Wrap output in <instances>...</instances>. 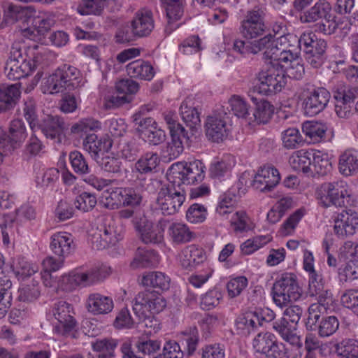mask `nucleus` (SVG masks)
Returning a JSON list of instances; mask_svg holds the SVG:
<instances>
[{
    "label": "nucleus",
    "mask_w": 358,
    "mask_h": 358,
    "mask_svg": "<svg viewBox=\"0 0 358 358\" xmlns=\"http://www.w3.org/2000/svg\"><path fill=\"white\" fill-rule=\"evenodd\" d=\"M222 299V294L219 289L215 288L202 295L201 306L203 309H212L219 305Z\"/></svg>",
    "instance_id": "nucleus-63"
},
{
    "label": "nucleus",
    "mask_w": 358,
    "mask_h": 358,
    "mask_svg": "<svg viewBox=\"0 0 358 358\" xmlns=\"http://www.w3.org/2000/svg\"><path fill=\"white\" fill-rule=\"evenodd\" d=\"M115 88L119 94H122L112 97V103L118 106L129 102L131 97L128 95L136 93L139 86L136 81L127 78L119 80L115 85Z\"/></svg>",
    "instance_id": "nucleus-30"
},
{
    "label": "nucleus",
    "mask_w": 358,
    "mask_h": 358,
    "mask_svg": "<svg viewBox=\"0 0 358 358\" xmlns=\"http://www.w3.org/2000/svg\"><path fill=\"white\" fill-rule=\"evenodd\" d=\"M21 92L17 84L0 85V113L13 109L20 97Z\"/></svg>",
    "instance_id": "nucleus-29"
},
{
    "label": "nucleus",
    "mask_w": 358,
    "mask_h": 358,
    "mask_svg": "<svg viewBox=\"0 0 358 358\" xmlns=\"http://www.w3.org/2000/svg\"><path fill=\"white\" fill-rule=\"evenodd\" d=\"M287 350L285 344L278 342L275 336L264 355L267 358H284L287 356Z\"/></svg>",
    "instance_id": "nucleus-64"
},
{
    "label": "nucleus",
    "mask_w": 358,
    "mask_h": 358,
    "mask_svg": "<svg viewBox=\"0 0 358 358\" xmlns=\"http://www.w3.org/2000/svg\"><path fill=\"white\" fill-rule=\"evenodd\" d=\"M143 200V196L137 189L134 187H124L122 191V206L130 208L138 207Z\"/></svg>",
    "instance_id": "nucleus-55"
},
{
    "label": "nucleus",
    "mask_w": 358,
    "mask_h": 358,
    "mask_svg": "<svg viewBox=\"0 0 358 358\" xmlns=\"http://www.w3.org/2000/svg\"><path fill=\"white\" fill-rule=\"evenodd\" d=\"M36 127L40 128L47 138L57 140L60 143L65 129V122L64 119L58 115H48Z\"/></svg>",
    "instance_id": "nucleus-22"
},
{
    "label": "nucleus",
    "mask_w": 358,
    "mask_h": 358,
    "mask_svg": "<svg viewBox=\"0 0 358 358\" xmlns=\"http://www.w3.org/2000/svg\"><path fill=\"white\" fill-rule=\"evenodd\" d=\"M104 6L99 0H83L78 8L81 15H99L102 13Z\"/></svg>",
    "instance_id": "nucleus-62"
},
{
    "label": "nucleus",
    "mask_w": 358,
    "mask_h": 358,
    "mask_svg": "<svg viewBox=\"0 0 358 358\" xmlns=\"http://www.w3.org/2000/svg\"><path fill=\"white\" fill-rule=\"evenodd\" d=\"M299 54V51L291 49L287 50L282 47V45H279L277 51H275L270 60L278 62L282 67L284 65L282 63H291L295 58L298 57Z\"/></svg>",
    "instance_id": "nucleus-61"
},
{
    "label": "nucleus",
    "mask_w": 358,
    "mask_h": 358,
    "mask_svg": "<svg viewBox=\"0 0 358 358\" xmlns=\"http://www.w3.org/2000/svg\"><path fill=\"white\" fill-rule=\"evenodd\" d=\"M291 41L297 43L296 49L303 51L306 61L315 69L324 64L327 56V43L324 39L319 38L313 31H306L299 37L289 34Z\"/></svg>",
    "instance_id": "nucleus-5"
},
{
    "label": "nucleus",
    "mask_w": 358,
    "mask_h": 358,
    "mask_svg": "<svg viewBox=\"0 0 358 358\" xmlns=\"http://www.w3.org/2000/svg\"><path fill=\"white\" fill-rule=\"evenodd\" d=\"M339 322L335 316L324 317L318 324V334L321 337H328L334 334L338 329Z\"/></svg>",
    "instance_id": "nucleus-51"
},
{
    "label": "nucleus",
    "mask_w": 358,
    "mask_h": 358,
    "mask_svg": "<svg viewBox=\"0 0 358 358\" xmlns=\"http://www.w3.org/2000/svg\"><path fill=\"white\" fill-rule=\"evenodd\" d=\"M303 314V309L298 305L289 306L284 311V315L287 317H280L272 324L273 329L279 334L282 338L292 345L299 342L296 335V326Z\"/></svg>",
    "instance_id": "nucleus-10"
},
{
    "label": "nucleus",
    "mask_w": 358,
    "mask_h": 358,
    "mask_svg": "<svg viewBox=\"0 0 358 358\" xmlns=\"http://www.w3.org/2000/svg\"><path fill=\"white\" fill-rule=\"evenodd\" d=\"M10 136H7L8 142L12 143L10 147L14 149L15 146L13 145L22 143L27 137L26 128L22 120L16 119L10 122L9 128Z\"/></svg>",
    "instance_id": "nucleus-47"
},
{
    "label": "nucleus",
    "mask_w": 358,
    "mask_h": 358,
    "mask_svg": "<svg viewBox=\"0 0 358 358\" xmlns=\"http://www.w3.org/2000/svg\"><path fill=\"white\" fill-rule=\"evenodd\" d=\"M257 78L258 83L254 86V92L267 96L280 92L287 80L284 71L275 68L261 71Z\"/></svg>",
    "instance_id": "nucleus-11"
},
{
    "label": "nucleus",
    "mask_w": 358,
    "mask_h": 358,
    "mask_svg": "<svg viewBox=\"0 0 358 358\" xmlns=\"http://www.w3.org/2000/svg\"><path fill=\"white\" fill-rule=\"evenodd\" d=\"M331 99L330 92L324 87H318L309 91L303 101L304 114L315 116L322 112Z\"/></svg>",
    "instance_id": "nucleus-14"
},
{
    "label": "nucleus",
    "mask_w": 358,
    "mask_h": 358,
    "mask_svg": "<svg viewBox=\"0 0 358 358\" xmlns=\"http://www.w3.org/2000/svg\"><path fill=\"white\" fill-rule=\"evenodd\" d=\"M280 173L273 166L261 167L252 180V187L262 192H271L279 183Z\"/></svg>",
    "instance_id": "nucleus-17"
},
{
    "label": "nucleus",
    "mask_w": 358,
    "mask_h": 358,
    "mask_svg": "<svg viewBox=\"0 0 358 358\" xmlns=\"http://www.w3.org/2000/svg\"><path fill=\"white\" fill-rule=\"evenodd\" d=\"M150 110V108L148 106H143L132 116L134 127L141 138H142L145 133L148 131L150 128H152L156 123L155 120L152 117H143L145 112Z\"/></svg>",
    "instance_id": "nucleus-38"
},
{
    "label": "nucleus",
    "mask_w": 358,
    "mask_h": 358,
    "mask_svg": "<svg viewBox=\"0 0 358 358\" xmlns=\"http://www.w3.org/2000/svg\"><path fill=\"white\" fill-rule=\"evenodd\" d=\"M159 262V255L153 250L138 248L130 265L133 268H146L155 266Z\"/></svg>",
    "instance_id": "nucleus-33"
},
{
    "label": "nucleus",
    "mask_w": 358,
    "mask_h": 358,
    "mask_svg": "<svg viewBox=\"0 0 358 358\" xmlns=\"http://www.w3.org/2000/svg\"><path fill=\"white\" fill-rule=\"evenodd\" d=\"M103 237L106 239V242H110L112 245H115L120 238L122 230H117L115 226V221L113 219H106L99 228V232Z\"/></svg>",
    "instance_id": "nucleus-45"
},
{
    "label": "nucleus",
    "mask_w": 358,
    "mask_h": 358,
    "mask_svg": "<svg viewBox=\"0 0 358 358\" xmlns=\"http://www.w3.org/2000/svg\"><path fill=\"white\" fill-rule=\"evenodd\" d=\"M205 259L204 254L201 249L195 245H189L183 251L180 258L181 266L187 270H192Z\"/></svg>",
    "instance_id": "nucleus-35"
},
{
    "label": "nucleus",
    "mask_w": 358,
    "mask_h": 358,
    "mask_svg": "<svg viewBox=\"0 0 358 358\" xmlns=\"http://www.w3.org/2000/svg\"><path fill=\"white\" fill-rule=\"evenodd\" d=\"M358 227V214L352 210H343L334 217V233L344 238L355 234Z\"/></svg>",
    "instance_id": "nucleus-16"
},
{
    "label": "nucleus",
    "mask_w": 358,
    "mask_h": 358,
    "mask_svg": "<svg viewBox=\"0 0 358 358\" xmlns=\"http://www.w3.org/2000/svg\"><path fill=\"white\" fill-rule=\"evenodd\" d=\"M110 268L103 266L86 272L72 271L64 275L58 281V286L66 292H71L78 286H89L103 280L110 274Z\"/></svg>",
    "instance_id": "nucleus-6"
},
{
    "label": "nucleus",
    "mask_w": 358,
    "mask_h": 358,
    "mask_svg": "<svg viewBox=\"0 0 358 358\" xmlns=\"http://www.w3.org/2000/svg\"><path fill=\"white\" fill-rule=\"evenodd\" d=\"M131 29L134 36L138 37L148 36L154 29L152 12L142 10L136 13L131 22Z\"/></svg>",
    "instance_id": "nucleus-23"
},
{
    "label": "nucleus",
    "mask_w": 358,
    "mask_h": 358,
    "mask_svg": "<svg viewBox=\"0 0 358 358\" xmlns=\"http://www.w3.org/2000/svg\"><path fill=\"white\" fill-rule=\"evenodd\" d=\"M350 28V25L345 17H337L331 13L315 25V31L328 36L336 34L338 31L345 36L349 33Z\"/></svg>",
    "instance_id": "nucleus-18"
},
{
    "label": "nucleus",
    "mask_w": 358,
    "mask_h": 358,
    "mask_svg": "<svg viewBox=\"0 0 358 358\" xmlns=\"http://www.w3.org/2000/svg\"><path fill=\"white\" fill-rule=\"evenodd\" d=\"M161 1L165 8L167 17L165 32L170 34L173 30L179 27V24L176 22L183 15L185 0H161Z\"/></svg>",
    "instance_id": "nucleus-21"
},
{
    "label": "nucleus",
    "mask_w": 358,
    "mask_h": 358,
    "mask_svg": "<svg viewBox=\"0 0 358 358\" xmlns=\"http://www.w3.org/2000/svg\"><path fill=\"white\" fill-rule=\"evenodd\" d=\"M113 145L112 140L108 137L99 138L94 134H87L83 139V149L89 153L91 157L97 162L100 155L108 152Z\"/></svg>",
    "instance_id": "nucleus-19"
},
{
    "label": "nucleus",
    "mask_w": 358,
    "mask_h": 358,
    "mask_svg": "<svg viewBox=\"0 0 358 358\" xmlns=\"http://www.w3.org/2000/svg\"><path fill=\"white\" fill-rule=\"evenodd\" d=\"M334 189V182H324L317 187L315 195L320 203L324 207L331 206Z\"/></svg>",
    "instance_id": "nucleus-59"
},
{
    "label": "nucleus",
    "mask_w": 358,
    "mask_h": 358,
    "mask_svg": "<svg viewBox=\"0 0 358 358\" xmlns=\"http://www.w3.org/2000/svg\"><path fill=\"white\" fill-rule=\"evenodd\" d=\"M75 244L71 234L61 231L51 236L50 248L52 252L65 258L75 250Z\"/></svg>",
    "instance_id": "nucleus-20"
},
{
    "label": "nucleus",
    "mask_w": 358,
    "mask_h": 358,
    "mask_svg": "<svg viewBox=\"0 0 358 358\" xmlns=\"http://www.w3.org/2000/svg\"><path fill=\"white\" fill-rule=\"evenodd\" d=\"M73 170L79 175H85L90 173V167L83 155L77 150L71 152L69 155Z\"/></svg>",
    "instance_id": "nucleus-54"
},
{
    "label": "nucleus",
    "mask_w": 358,
    "mask_h": 358,
    "mask_svg": "<svg viewBox=\"0 0 358 358\" xmlns=\"http://www.w3.org/2000/svg\"><path fill=\"white\" fill-rule=\"evenodd\" d=\"M40 289L38 283L24 285L18 289L17 300L23 302H31L38 299Z\"/></svg>",
    "instance_id": "nucleus-56"
},
{
    "label": "nucleus",
    "mask_w": 358,
    "mask_h": 358,
    "mask_svg": "<svg viewBox=\"0 0 358 358\" xmlns=\"http://www.w3.org/2000/svg\"><path fill=\"white\" fill-rule=\"evenodd\" d=\"M164 298L157 292L144 291L139 292L134 299L132 317L127 308H122L115 320L117 328H129L134 323H138L148 317V313H158L166 307Z\"/></svg>",
    "instance_id": "nucleus-2"
},
{
    "label": "nucleus",
    "mask_w": 358,
    "mask_h": 358,
    "mask_svg": "<svg viewBox=\"0 0 358 358\" xmlns=\"http://www.w3.org/2000/svg\"><path fill=\"white\" fill-rule=\"evenodd\" d=\"M29 22H31V27L27 28L24 30L26 34L44 36L48 33L51 27L55 24V20L49 17L35 16L29 18Z\"/></svg>",
    "instance_id": "nucleus-40"
},
{
    "label": "nucleus",
    "mask_w": 358,
    "mask_h": 358,
    "mask_svg": "<svg viewBox=\"0 0 358 358\" xmlns=\"http://www.w3.org/2000/svg\"><path fill=\"white\" fill-rule=\"evenodd\" d=\"M142 284L145 287L167 290L169 288L170 278L162 272H148L143 276Z\"/></svg>",
    "instance_id": "nucleus-42"
},
{
    "label": "nucleus",
    "mask_w": 358,
    "mask_h": 358,
    "mask_svg": "<svg viewBox=\"0 0 358 358\" xmlns=\"http://www.w3.org/2000/svg\"><path fill=\"white\" fill-rule=\"evenodd\" d=\"M331 12V3L327 0H318L313 6L301 13L299 20L302 23H313L323 20Z\"/></svg>",
    "instance_id": "nucleus-26"
},
{
    "label": "nucleus",
    "mask_w": 358,
    "mask_h": 358,
    "mask_svg": "<svg viewBox=\"0 0 358 358\" xmlns=\"http://www.w3.org/2000/svg\"><path fill=\"white\" fill-rule=\"evenodd\" d=\"M181 335L182 343L186 345L188 355L193 354L196 351L199 342L198 329L195 326L190 327L182 331Z\"/></svg>",
    "instance_id": "nucleus-50"
},
{
    "label": "nucleus",
    "mask_w": 358,
    "mask_h": 358,
    "mask_svg": "<svg viewBox=\"0 0 358 358\" xmlns=\"http://www.w3.org/2000/svg\"><path fill=\"white\" fill-rule=\"evenodd\" d=\"M332 192L331 206L348 208L354 205L355 199L346 182L343 180L334 181Z\"/></svg>",
    "instance_id": "nucleus-27"
},
{
    "label": "nucleus",
    "mask_w": 358,
    "mask_h": 358,
    "mask_svg": "<svg viewBox=\"0 0 358 358\" xmlns=\"http://www.w3.org/2000/svg\"><path fill=\"white\" fill-rule=\"evenodd\" d=\"M251 100L255 103V108L252 114L248 118L250 124H265L271 119L274 107L270 102L266 100L258 101L257 97L251 96Z\"/></svg>",
    "instance_id": "nucleus-24"
},
{
    "label": "nucleus",
    "mask_w": 358,
    "mask_h": 358,
    "mask_svg": "<svg viewBox=\"0 0 358 358\" xmlns=\"http://www.w3.org/2000/svg\"><path fill=\"white\" fill-rule=\"evenodd\" d=\"M338 170L344 176H352L358 173V150L348 148L338 158Z\"/></svg>",
    "instance_id": "nucleus-28"
},
{
    "label": "nucleus",
    "mask_w": 358,
    "mask_h": 358,
    "mask_svg": "<svg viewBox=\"0 0 358 358\" xmlns=\"http://www.w3.org/2000/svg\"><path fill=\"white\" fill-rule=\"evenodd\" d=\"M328 127L326 124L319 122L307 121L302 125V131L313 143L320 141L325 136Z\"/></svg>",
    "instance_id": "nucleus-43"
},
{
    "label": "nucleus",
    "mask_w": 358,
    "mask_h": 358,
    "mask_svg": "<svg viewBox=\"0 0 358 358\" xmlns=\"http://www.w3.org/2000/svg\"><path fill=\"white\" fill-rule=\"evenodd\" d=\"M229 104L234 115L248 122L250 116L249 106L246 101L240 96L233 95L229 100Z\"/></svg>",
    "instance_id": "nucleus-52"
},
{
    "label": "nucleus",
    "mask_w": 358,
    "mask_h": 358,
    "mask_svg": "<svg viewBox=\"0 0 358 358\" xmlns=\"http://www.w3.org/2000/svg\"><path fill=\"white\" fill-rule=\"evenodd\" d=\"M337 355L342 358H358V341L344 339L335 345Z\"/></svg>",
    "instance_id": "nucleus-46"
},
{
    "label": "nucleus",
    "mask_w": 358,
    "mask_h": 358,
    "mask_svg": "<svg viewBox=\"0 0 358 358\" xmlns=\"http://www.w3.org/2000/svg\"><path fill=\"white\" fill-rule=\"evenodd\" d=\"M313 150H300L294 152L289 157V162L296 171L310 173L312 169L311 160Z\"/></svg>",
    "instance_id": "nucleus-34"
},
{
    "label": "nucleus",
    "mask_w": 358,
    "mask_h": 358,
    "mask_svg": "<svg viewBox=\"0 0 358 358\" xmlns=\"http://www.w3.org/2000/svg\"><path fill=\"white\" fill-rule=\"evenodd\" d=\"M164 120L170 131L171 141L162 150V157L170 162L178 158L183 152L182 140L188 139L185 127L176 120L175 115L171 113L164 115Z\"/></svg>",
    "instance_id": "nucleus-9"
},
{
    "label": "nucleus",
    "mask_w": 358,
    "mask_h": 358,
    "mask_svg": "<svg viewBox=\"0 0 358 358\" xmlns=\"http://www.w3.org/2000/svg\"><path fill=\"white\" fill-rule=\"evenodd\" d=\"M236 325L243 334H250L260 327L258 314L255 310L248 311L236 320Z\"/></svg>",
    "instance_id": "nucleus-39"
},
{
    "label": "nucleus",
    "mask_w": 358,
    "mask_h": 358,
    "mask_svg": "<svg viewBox=\"0 0 358 358\" xmlns=\"http://www.w3.org/2000/svg\"><path fill=\"white\" fill-rule=\"evenodd\" d=\"M266 8L262 4H257L248 9L238 27L239 34L243 38L250 39L253 42L254 55L263 52V58L269 59L273 56L279 45L290 42L289 34H282L275 38L271 34H264L266 27L265 24Z\"/></svg>",
    "instance_id": "nucleus-1"
},
{
    "label": "nucleus",
    "mask_w": 358,
    "mask_h": 358,
    "mask_svg": "<svg viewBox=\"0 0 358 358\" xmlns=\"http://www.w3.org/2000/svg\"><path fill=\"white\" fill-rule=\"evenodd\" d=\"M311 167L310 173H316L323 176L330 171L331 162L327 155L322 154L319 150H313Z\"/></svg>",
    "instance_id": "nucleus-49"
},
{
    "label": "nucleus",
    "mask_w": 358,
    "mask_h": 358,
    "mask_svg": "<svg viewBox=\"0 0 358 358\" xmlns=\"http://www.w3.org/2000/svg\"><path fill=\"white\" fill-rule=\"evenodd\" d=\"M160 163V159L156 152H148L141 157L135 164V169L138 173L148 174L155 172Z\"/></svg>",
    "instance_id": "nucleus-41"
},
{
    "label": "nucleus",
    "mask_w": 358,
    "mask_h": 358,
    "mask_svg": "<svg viewBox=\"0 0 358 358\" xmlns=\"http://www.w3.org/2000/svg\"><path fill=\"white\" fill-rule=\"evenodd\" d=\"M169 221L164 219L159 220L157 224H153L145 218L138 220H133V225L136 231L140 233L141 240L143 243H160L164 240V232L169 224Z\"/></svg>",
    "instance_id": "nucleus-13"
},
{
    "label": "nucleus",
    "mask_w": 358,
    "mask_h": 358,
    "mask_svg": "<svg viewBox=\"0 0 358 358\" xmlns=\"http://www.w3.org/2000/svg\"><path fill=\"white\" fill-rule=\"evenodd\" d=\"M127 73L131 78L150 80L155 71L152 65L142 59H138L129 63L126 67Z\"/></svg>",
    "instance_id": "nucleus-31"
},
{
    "label": "nucleus",
    "mask_w": 358,
    "mask_h": 358,
    "mask_svg": "<svg viewBox=\"0 0 358 358\" xmlns=\"http://www.w3.org/2000/svg\"><path fill=\"white\" fill-rule=\"evenodd\" d=\"M180 114L182 121L190 129L196 127L201 122L200 113L193 106L192 100L190 99H187L182 102Z\"/></svg>",
    "instance_id": "nucleus-36"
},
{
    "label": "nucleus",
    "mask_w": 358,
    "mask_h": 358,
    "mask_svg": "<svg viewBox=\"0 0 358 358\" xmlns=\"http://www.w3.org/2000/svg\"><path fill=\"white\" fill-rule=\"evenodd\" d=\"M102 170L106 172L117 173L122 171V160L115 156H106L100 158L97 162Z\"/></svg>",
    "instance_id": "nucleus-60"
},
{
    "label": "nucleus",
    "mask_w": 358,
    "mask_h": 358,
    "mask_svg": "<svg viewBox=\"0 0 358 358\" xmlns=\"http://www.w3.org/2000/svg\"><path fill=\"white\" fill-rule=\"evenodd\" d=\"M53 315L59 322L55 327L59 334L66 336L75 329L76 321L73 317L74 312L69 303L64 301L56 303L53 308Z\"/></svg>",
    "instance_id": "nucleus-15"
},
{
    "label": "nucleus",
    "mask_w": 358,
    "mask_h": 358,
    "mask_svg": "<svg viewBox=\"0 0 358 358\" xmlns=\"http://www.w3.org/2000/svg\"><path fill=\"white\" fill-rule=\"evenodd\" d=\"M166 178L169 181L164 187H186L185 162H179L173 164L167 170Z\"/></svg>",
    "instance_id": "nucleus-32"
},
{
    "label": "nucleus",
    "mask_w": 358,
    "mask_h": 358,
    "mask_svg": "<svg viewBox=\"0 0 358 358\" xmlns=\"http://www.w3.org/2000/svg\"><path fill=\"white\" fill-rule=\"evenodd\" d=\"M224 106L207 116L204 124L205 134L208 140L220 143L225 140L230 132V115Z\"/></svg>",
    "instance_id": "nucleus-8"
},
{
    "label": "nucleus",
    "mask_w": 358,
    "mask_h": 358,
    "mask_svg": "<svg viewBox=\"0 0 358 358\" xmlns=\"http://www.w3.org/2000/svg\"><path fill=\"white\" fill-rule=\"evenodd\" d=\"M113 306V301L110 297L99 293L89 294L86 301L88 312L94 315L108 314L112 311Z\"/></svg>",
    "instance_id": "nucleus-25"
},
{
    "label": "nucleus",
    "mask_w": 358,
    "mask_h": 358,
    "mask_svg": "<svg viewBox=\"0 0 358 358\" xmlns=\"http://www.w3.org/2000/svg\"><path fill=\"white\" fill-rule=\"evenodd\" d=\"M185 198V189L162 186L158 192L157 203L162 214L171 215L179 210Z\"/></svg>",
    "instance_id": "nucleus-12"
},
{
    "label": "nucleus",
    "mask_w": 358,
    "mask_h": 358,
    "mask_svg": "<svg viewBox=\"0 0 358 358\" xmlns=\"http://www.w3.org/2000/svg\"><path fill=\"white\" fill-rule=\"evenodd\" d=\"M123 187L107 189L102 196L101 203L108 209H117L122 206Z\"/></svg>",
    "instance_id": "nucleus-48"
},
{
    "label": "nucleus",
    "mask_w": 358,
    "mask_h": 358,
    "mask_svg": "<svg viewBox=\"0 0 358 358\" xmlns=\"http://www.w3.org/2000/svg\"><path fill=\"white\" fill-rule=\"evenodd\" d=\"M271 294L274 303L279 307L286 306L289 303L298 300L301 294L296 275L292 273L282 274L274 282Z\"/></svg>",
    "instance_id": "nucleus-7"
},
{
    "label": "nucleus",
    "mask_w": 358,
    "mask_h": 358,
    "mask_svg": "<svg viewBox=\"0 0 358 358\" xmlns=\"http://www.w3.org/2000/svg\"><path fill=\"white\" fill-rule=\"evenodd\" d=\"M83 84L80 71L75 66L64 64L45 78L42 90L45 94H55L74 90Z\"/></svg>",
    "instance_id": "nucleus-4"
},
{
    "label": "nucleus",
    "mask_w": 358,
    "mask_h": 358,
    "mask_svg": "<svg viewBox=\"0 0 358 358\" xmlns=\"http://www.w3.org/2000/svg\"><path fill=\"white\" fill-rule=\"evenodd\" d=\"M27 48L23 43L19 41L13 43L5 66V72L10 80L25 78L38 67L43 68V55L37 53L31 59L27 56Z\"/></svg>",
    "instance_id": "nucleus-3"
},
{
    "label": "nucleus",
    "mask_w": 358,
    "mask_h": 358,
    "mask_svg": "<svg viewBox=\"0 0 358 358\" xmlns=\"http://www.w3.org/2000/svg\"><path fill=\"white\" fill-rule=\"evenodd\" d=\"M169 235L176 244H182L191 241L194 237L189 227L180 222H174L168 228Z\"/></svg>",
    "instance_id": "nucleus-37"
},
{
    "label": "nucleus",
    "mask_w": 358,
    "mask_h": 358,
    "mask_svg": "<svg viewBox=\"0 0 358 358\" xmlns=\"http://www.w3.org/2000/svg\"><path fill=\"white\" fill-rule=\"evenodd\" d=\"M282 141L285 148L294 149L302 143V136L296 128H289L282 133Z\"/></svg>",
    "instance_id": "nucleus-58"
},
{
    "label": "nucleus",
    "mask_w": 358,
    "mask_h": 358,
    "mask_svg": "<svg viewBox=\"0 0 358 358\" xmlns=\"http://www.w3.org/2000/svg\"><path fill=\"white\" fill-rule=\"evenodd\" d=\"M96 203L94 194L83 192L76 197L74 205L77 209L83 212H89L95 207Z\"/></svg>",
    "instance_id": "nucleus-57"
},
{
    "label": "nucleus",
    "mask_w": 358,
    "mask_h": 358,
    "mask_svg": "<svg viewBox=\"0 0 358 358\" xmlns=\"http://www.w3.org/2000/svg\"><path fill=\"white\" fill-rule=\"evenodd\" d=\"M101 128V123L92 118H85L74 124L71 128L73 134L83 136L88 131H94Z\"/></svg>",
    "instance_id": "nucleus-53"
},
{
    "label": "nucleus",
    "mask_w": 358,
    "mask_h": 358,
    "mask_svg": "<svg viewBox=\"0 0 358 358\" xmlns=\"http://www.w3.org/2000/svg\"><path fill=\"white\" fill-rule=\"evenodd\" d=\"M204 168L203 163L199 160L185 163L186 186L201 182L205 177Z\"/></svg>",
    "instance_id": "nucleus-44"
}]
</instances>
